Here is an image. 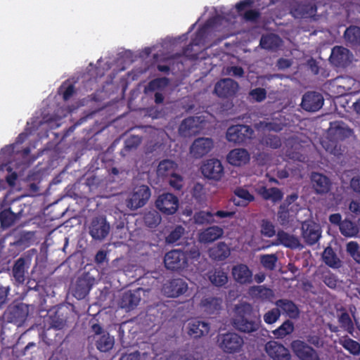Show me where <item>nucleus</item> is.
I'll return each mask as SVG.
<instances>
[{"label": "nucleus", "instance_id": "nucleus-20", "mask_svg": "<svg viewBox=\"0 0 360 360\" xmlns=\"http://www.w3.org/2000/svg\"><path fill=\"white\" fill-rule=\"evenodd\" d=\"M71 314L72 313L68 307H58L54 314L50 316V326L63 331L62 330L65 327Z\"/></svg>", "mask_w": 360, "mask_h": 360}, {"label": "nucleus", "instance_id": "nucleus-54", "mask_svg": "<svg viewBox=\"0 0 360 360\" xmlns=\"http://www.w3.org/2000/svg\"><path fill=\"white\" fill-rule=\"evenodd\" d=\"M261 233L266 237H273L276 234L274 225L269 220H262L261 224Z\"/></svg>", "mask_w": 360, "mask_h": 360}, {"label": "nucleus", "instance_id": "nucleus-14", "mask_svg": "<svg viewBox=\"0 0 360 360\" xmlns=\"http://www.w3.org/2000/svg\"><path fill=\"white\" fill-rule=\"evenodd\" d=\"M323 103L324 99L321 94L308 91L302 96L301 107L308 112H316L322 108Z\"/></svg>", "mask_w": 360, "mask_h": 360}, {"label": "nucleus", "instance_id": "nucleus-47", "mask_svg": "<svg viewBox=\"0 0 360 360\" xmlns=\"http://www.w3.org/2000/svg\"><path fill=\"white\" fill-rule=\"evenodd\" d=\"M339 342L352 354L357 356L360 354V344L356 341L345 336L340 339Z\"/></svg>", "mask_w": 360, "mask_h": 360}, {"label": "nucleus", "instance_id": "nucleus-32", "mask_svg": "<svg viewBox=\"0 0 360 360\" xmlns=\"http://www.w3.org/2000/svg\"><path fill=\"white\" fill-rule=\"evenodd\" d=\"M141 301L139 294H122L118 300V305L127 311L134 309Z\"/></svg>", "mask_w": 360, "mask_h": 360}, {"label": "nucleus", "instance_id": "nucleus-39", "mask_svg": "<svg viewBox=\"0 0 360 360\" xmlns=\"http://www.w3.org/2000/svg\"><path fill=\"white\" fill-rule=\"evenodd\" d=\"M323 259L326 265L332 268H338L340 260L332 248H326L322 255Z\"/></svg>", "mask_w": 360, "mask_h": 360}, {"label": "nucleus", "instance_id": "nucleus-26", "mask_svg": "<svg viewBox=\"0 0 360 360\" xmlns=\"http://www.w3.org/2000/svg\"><path fill=\"white\" fill-rule=\"evenodd\" d=\"M277 243L275 245H282L285 248L295 250L300 248L301 243L297 237L291 235L283 230L278 231L276 234Z\"/></svg>", "mask_w": 360, "mask_h": 360}, {"label": "nucleus", "instance_id": "nucleus-8", "mask_svg": "<svg viewBox=\"0 0 360 360\" xmlns=\"http://www.w3.org/2000/svg\"><path fill=\"white\" fill-rule=\"evenodd\" d=\"M239 89L237 82L231 78L221 79L214 86V92L221 98H233Z\"/></svg>", "mask_w": 360, "mask_h": 360}, {"label": "nucleus", "instance_id": "nucleus-25", "mask_svg": "<svg viewBox=\"0 0 360 360\" xmlns=\"http://www.w3.org/2000/svg\"><path fill=\"white\" fill-rule=\"evenodd\" d=\"M227 161L234 166H242L250 161V154L243 148H236L227 155Z\"/></svg>", "mask_w": 360, "mask_h": 360}, {"label": "nucleus", "instance_id": "nucleus-9", "mask_svg": "<svg viewBox=\"0 0 360 360\" xmlns=\"http://www.w3.org/2000/svg\"><path fill=\"white\" fill-rule=\"evenodd\" d=\"M338 93L341 95L356 94L360 91V83L350 76H340L334 79Z\"/></svg>", "mask_w": 360, "mask_h": 360}, {"label": "nucleus", "instance_id": "nucleus-51", "mask_svg": "<svg viewBox=\"0 0 360 360\" xmlns=\"http://www.w3.org/2000/svg\"><path fill=\"white\" fill-rule=\"evenodd\" d=\"M340 311V314H338V321L341 324V327L352 334L354 330V325L349 314L344 309H341Z\"/></svg>", "mask_w": 360, "mask_h": 360}, {"label": "nucleus", "instance_id": "nucleus-48", "mask_svg": "<svg viewBox=\"0 0 360 360\" xmlns=\"http://www.w3.org/2000/svg\"><path fill=\"white\" fill-rule=\"evenodd\" d=\"M170 292H186L188 284L184 278H172L169 282Z\"/></svg>", "mask_w": 360, "mask_h": 360}, {"label": "nucleus", "instance_id": "nucleus-22", "mask_svg": "<svg viewBox=\"0 0 360 360\" xmlns=\"http://www.w3.org/2000/svg\"><path fill=\"white\" fill-rule=\"evenodd\" d=\"M207 276L212 285L217 288L225 287L229 281L228 273L221 266L210 269Z\"/></svg>", "mask_w": 360, "mask_h": 360}, {"label": "nucleus", "instance_id": "nucleus-56", "mask_svg": "<svg viewBox=\"0 0 360 360\" xmlns=\"http://www.w3.org/2000/svg\"><path fill=\"white\" fill-rule=\"evenodd\" d=\"M250 96L257 102H262L266 98V91L264 88L258 87L252 89L249 93Z\"/></svg>", "mask_w": 360, "mask_h": 360}, {"label": "nucleus", "instance_id": "nucleus-42", "mask_svg": "<svg viewBox=\"0 0 360 360\" xmlns=\"http://www.w3.org/2000/svg\"><path fill=\"white\" fill-rule=\"evenodd\" d=\"M221 303V300L209 296L202 300L201 306L204 308L205 311L208 314H212L220 309Z\"/></svg>", "mask_w": 360, "mask_h": 360}, {"label": "nucleus", "instance_id": "nucleus-44", "mask_svg": "<svg viewBox=\"0 0 360 360\" xmlns=\"http://www.w3.org/2000/svg\"><path fill=\"white\" fill-rule=\"evenodd\" d=\"M277 307L281 308L291 318H295L299 314L296 305L288 300H279L276 302Z\"/></svg>", "mask_w": 360, "mask_h": 360}, {"label": "nucleus", "instance_id": "nucleus-1", "mask_svg": "<svg viewBox=\"0 0 360 360\" xmlns=\"http://www.w3.org/2000/svg\"><path fill=\"white\" fill-rule=\"evenodd\" d=\"M202 262H204L205 259L201 257L196 246H193L186 251L174 249L167 252L164 257L165 266L173 271L185 269L202 271L204 266Z\"/></svg>", "mask_w": 360, "mask_h": 360}, {"label": "nucleus", "instance_id": "nucleus-6", "mask_svg": "<svg viewBox=\"0 0 360 360\" xmlns=\"http://www.w3.org/2000/svg\"><path fill=\"white\" fill-rule=\"evenodd\" d=\"M150 195V190L148 186L141 185L136 187L126 201L127 207L131 210H136L143 207Z\"/></svg>", "mask_w": 360, "mask_h": 360}, {"label": "nucleus", "instance_id": "nucleus-45", "mask_svg": "<svg viewBox=\"0 0 360 360\" xmlns=\"http://www.w3.org/2000/svg\"><path fill=\"white\" fill-rule=\"evenodd\" d=\"M161 219V216L159 212L154 210L146 212L143 216L145 225L151 229L158 226Z\"/></svg>", "mask_w": 360, "mask_h": 360}, {"label": "nucleus", "instance_id": "nucleus-58", "mask_svg": "<svg viewBox=\"0 0 360 360\" xmlns=\"http://www.w3.org/2000/svg\"><path fill=\"white\" fill-rule=\"evenodd\" d=\"M168 84V79L166 77L158 78L150 81L148 84V89L150 91H155L163 86Z\"/></svg>", "mask_w": 360, "mask_h": 360}, {"label": "nucleus", "instance_id": "nucleus-18", "mask_svg": "<svg viewBox=\"0 0 360 360\" xmlns=\"http://www.w3.org/2000/svg\"><path fill=\"white\" fill-rule=\"evenodd\" d=\"M265 351L274 360H290L289 350L276 341H269L265 345Z\"/></svg>", "mask_w": 360, "mask_h": 360}, {"label": "nucleus", "instance_id": "nucleus-31", "mask_svg": "<svg viewBox=\"0 0 360 360\" xmlns=\"http://www.w3.org/2000/svg\"><path fill=\"white\" fill-rule=\"evenodd\" d=\"M209 255L213 260L223 261L230 255V249L225 243L220 242L210 249Z\"/></svg>", "mask_w": 360, "mask_h": 360}, {"label": "nucleus", "instance_id": "nucleus-60", "mask_svg": "<svg viewBox=\"0 0 360 360\" xmlns=\"http://www.w3.org/2000/svg\"><path fill=\"white\" fill-rule=\"evenodd\" d=\"M280 316V311L278 308H274L268 312H266L264 316V319L266 323L271 324L277 321L278 317Z\"/></svg>", "mask_w": 360, "mask_h": 360}, {"label": "nucleus", "instance_id": "nucleus-28", "mask_svg": "<svg viewBox=\"0 0 360 360\" xmlns=\"http://www.w3.org/2000/svg\"><path fill=\"white\" fill-rule=\"evenodd\" d=\"M256 191L264 200L273 202L281 201L283 198V192L276 187L267 188L265 186H259Z\"/></svg>", "mask_w": 360, "mask_h": 360}, {"label": "nucleus", "instance_id": "nucleus-38", "mask_svg": "<svg viewBox=\"0 0 360 360\" xmlns=\"http://www.w3.org/2000/svg\"><path fill=\"white\" fill-rule=\"evenodd\" d=\"M64 336V333L58 330L53 327L49 326L44 333V341L48 345H53L60 342Z\"/></svg>", "mask_w": 360, "mask_h": 360}, {"label": "nucleus", "instance_id": "nucleus-33", "mask_svg": "<svg viewBox=\"0 0 360 360\" xmlns=\"http://www.w3.org/2000/svg\"><path fill=\"white\" fill-rule=\"evenodd\" d=\"M281 39L277 34H269L263 35L259 41V46L262 49L276 51L281 44Z\"/></svg>", "mask_w": 360, "mask_h": 360}, {"label": "nucleus", "instance_id": "nucleus-50", "mask_svg": "<svg viewBox=\"0 0 360 360\" xmlns=\"http://www.w3.org/2000/svg\"><path fill=\"white\" fill-rule=\"evenodd\" d=\"M277 217L278 221L284 227L288 226L290 221L292 220L291 219L292 217L290 215L288 207H287L285 203H282L280 205Z\"/></svg>", "mask_w": 360, "mask_h": 360}, {"label": "nucleus", "instance_id": "nucleus-23", "mask_svg": "<svg viewBox=\"0 0 360 360\" xmlns=\"http://www.w3.org/2000/svg\"><path fill=\"white\" fill-rule=\"evenodd\" d=\"M232 275L234 280L240 284H249L252 281V272L244 264H240L232 268Z\"/></svg>", "mask_w": 360, "mask_h": 360}, {"label": "nucleus", "instance_id": "nucleus-3", "mask_svg": "<svg viewBox=\"0 0 360 360\" xmlns=\"http://www.w3.org/2000/svg\"><path fill=\"white\" fill-rule=\"evenodd\" d=\"M354 134V131L342 121H335L330 123L328 129V139L321 142L327 152L335 156H340L344 152L339 141H342Z\"/></svg>", "mask_w": 360, "mask_h": 360}, {"label": "nucleus", "instance_id": "nucleus-10", "mask_svg": "<svg viewBox=\"0 0 360 360\" xmlns=\"http://www.w3.org/2000/svg\"><path fill=\"white\" fill-rule=\"evenodd\" d=\"M155 207L162 214L171 215L174 214L179 207V199L172 193H163L155 201Z\"/></svg>", "mask_w": 360, "mask_h": 360}, {"label": "nucleus", "instance_id": "nucleus-7", "mask_svg": "<svg viewBox=\"0 0 360 360\" xmlns=\"http://www.w3.org/2000/svg\"><path fill=\"white\" fill-rule=\"evenodd\" d=\"M253 134L254 131L250 126L237 124L228 128L226 137L229 142L243 143L248 139H250Z\"/></svg>", "mask_w": 360, "mask_h": 360}, {"label": "nucleus", "instance_id": "nucleus-5", "mask_svg": "<svg viewBox=\"0 0 360 360\" xmlns=\"http://www.w3.org/2000/svg\"><path fill=\"white\" fill-rule=\"evenodd\" d=\"M218 347L224 352H239L244 344L243 338L236 333L219 334L217 340Z\"/></svg>", "mask_w": 360, "mask_h": 360}, {"label": "nucleus", "instance_id": "nucleus-4", "mask_svg": "<svg viewBox=\"0 0 360 360\" xmlns=\"http://www.w3.org/2000/svg\"><path fill=\"white\" fill-rule=\"evenodd\" d=\"M37 253L35 249H30L24 252L17 260L12 268L13 276L18 284H22L25 280V274L30 269L32 257Z\"/></svg>", "mask_w": 360, "mask_h": 360}, {"label": "nucleus", "instance_id": "nucleus-43", "mask_svg": "<svg viewBox=\"0 0 360 360\" xmlns=\"http://www.w3.org/2000/svg\"><path fill=\"white\" fill-rule=\"evenodd\" d=\"M345 40L352 45H360V27L350 26L344 33Z\"/></svg>", "mask_w": 360, "mask_h": 360}, {"label": "nucleus", "instance_id": "nucleus-11", "mask_svg": "<svg viewBox=\"0 0 360 360\" xmlns=\"http://www.w3.org/2000/svg\"><path fill=\"white\" fill-rule=\"evenodd\" d=\"M201 172L207 179L219 181L224 175V167L218 159H209L201 166Z\"/></svg>", "mask_w": 360, "mask_h": 360}, {"label": "nucleus", "instance_id": "nucleus-52", "mask_svg": "<svg viewBox=\"0 0 360 360\" xmlns=\"http://www.w3.org/2000/svg\"><path fill=\"white\" fill-rule=\"evenodd\" d=\"M293 330V323L290 321H286L278 329L275 330L274 333L278 338H283L285 335L290 334Z\"/></svg>", "mask_w": 360, "mask_h": 360}, {"label": "nucleus", "instance_id": "nucleus-21", "mask_svg": "<svg viewBox=\"0 0 360 360\" xmlns=\"http://www.w3.org/2000/svg\"><path fill=\"white\" fill-rule=\"evenodd\" d=\"M312 188L317 194H326L330 191L331 181L326 175L313 172L311 175Z\"/></svg>", "mask_w": 360, "mask_h": 360}, {"label": "nucleus", "instance_id": "nucleus-13", "mask_svg": "<svg viewBox=\"0 0 360 360\" xmlns=\"http://www.w3.org/2000/svg\"><path fill=\"white\" fill-rule=\"evenodd\" d=\"M215 20L216 18H210L202 26L198 28L190 44L184 49V55L189 56V51L195 46L205 45L207 30L214 25Z\"/></svg>", "mask_w": 360, "mask_h": 360}, {"label": "nucleus", "instance_id": "nucleus-19", "mask_svg": "<svg viewBox=\"0 0 360 360\" xmlns=\"http://www.w3.org/2000/svg\"><path fill=\"white\" fill-rule=\"evenodd\" d=\"M213 147V141L210 138H198L192 143L190 153L195 158H200L207 154Z\"/></svg>", "mask_w": 360, "mask_h": 360}, {"label": "nucleus", "instance_id": "nucleus-17", "mask_svg": "<svg viewBox=\"0 0 360 360\" xmlns=\"http://www.w3.org/2000/svg\"><path fill=\"white\" fill-rule=\"evenodd\" d=\"M29 314L28 306L20 303L10 307L6 318L8 322L16 326H21L25 321Z\"/></svg>", "mask_w": 360, "mask_h": 360}, {"label": "nucleus", "instance_id": "nucleus-63", "mask_svg": "<svg viewBox=\"0 0 360 360\" xmlns=\"http://www.w3.org/2000/svg\"><path fill=\"white\" fill-rule=\"evenodd\" d=\"M259 127L263 129H266L268 131H280L282 129V127L279 124L271 122H260Z\"/></svg>", "mask_w": 360, "mask_h": 360}, {"label": "nucleus", "instance_id": "nucleus-62", "mask_svg": "<svg viewBox=\"0 0 360 360\" xmlns=\"http://www.w3.org/2000/svg\"><path fill=\"white\" fill-rule=\"evenodd\" d=\"M259 17L260 12L256 9L248 10L243 14V18L249 22H256Z\"/></svg>", "mask_w": 360, "mask_h": 360}, {"label": "nucleus", "instance_id": "nucleus-64", "mask_svg": "<svg viewBox=\"0 0 360 360\" xmlns=\"http://www.w3.org/2000/svg\"><path fill=\"white\" fill-rule=\"evenodd\" d=\"M266 143L271 148L276 149L281 147V141L280 138L276 135H269L266 137Z\"/></svg>", "mask_w": 360, "mask_h": 360}, {"label": "nucleus", "instance_id": "nucleus-27", "mask_svg": "<svg viewBox=\"0 0 360 360\" xmlns=\"http://www.w3.org/2000/svg\"><path fill=\"white\" fill-rule=\"evenodd\" d=\"M349 51L342 46H335L332 49L330 58L332 63L338 67H345L349 63Z\"/></svg>", "mask_w": 360, "mask_h": 360}, {"label": "nucleus", "instance_id": "nucleus-2", "mask_svg": "<svg viewBox=\"0 0 360 360\" xmlns=\"http://www.w3.org/2000/svg\"><path fill=\"white\" fill-rule=\"evenodd\" d=\"M231 323L235 329L245 333H254L260 327L259 316L247 302H240L234 306Z\"/></svg>", "mask_w": 360, "mask_h": 360}, {"label": "nucleus", "instance_id": "nucleus-15", "mask_svg": "<svg viewBox=\"0 0 360 360\" xmlns=\"http://www.w3.org/2000/svg\"><path fill=\"white\" fill-rule=\"evenodd\" d=\"M110 224L103 217H95L89 226V234L96 240H102L108 235Z\"/></svg>", "mask_w": 360, "mask_h": 360}, {"label": "nucleus", "instance_id": "nucleus-57", "mask_svg": "<svg viewBox=\"0 0 360 360\" xmlns=\"http://www.w3.org/2000/svg\"><path fill=\"white\" fill-rule=\"evenodd\" d=\"M184 233V229L179 226L166 237V241L168 243H174L177 242L181 237Z\"/></svg>", "mask_w": 360, "mask_h": 360}, {"label": "nucleus", "instance_id": "nucleus-24", "mask_svg": "<svg viewBox=\"0 0 360 360\" xmlns=\"http://www.w3.org/2000/svg\"><path fill=\"white\" fill-rule=\"evenodd\" d=\"M210 332V326L205 321L198 319H191L188 323V333L195 338H201Z\"/></svg>", "mask_w": 360, "mask_h": 360}, {"label": "nucleus", "instance_id": "nucleus-30", "mask_svg": "<svg viewBox=\"0 0 360 360\" xmlns=\"http://www.w3.org/2000/svg\"><path fill=\"white\" fill-rule=\"evenodd\" d=\"M224 230L222 228L217 226H210L199 234V240L204 243H212L222 236Z\"/></svg>", "mask_w": 360, "mask_h": 360}, {"label": "nucleus", "instance_id": "nucleus-41", "mask_svg": "<svg viewBox=\"0 0 360 360\" xmlns=\"http://www.w3.org/2000/svg\"><path fill=\"white\" fill-rule=\"evenodd\" d=\"M16 219L17 215L11 208L4 209L0 212V224L4 229L11 227Z\"/></svg>", "mask_w": 360, "mask_h": 360}, {"label": "nucleus", "instance_id": "nucleus-46", "mask_svg": "<svg viewBox=\"0 0 360 360\" xmlns=\"http://www.w3.org/2000/svg\"><path fill=\"white\" fill-rule=\"evenodd\" d=\"M340 230L341 233L347 237L355 236L359 232L357 226L352 221L347 219L340 223Z\"/></svg>", "mask_w": 360, "mask_h": 360}, {"label": "nucleus", "instance_id": "nucleus-55", "mask_svg": "<svg viewBox=\"0 0 360 360\" xmlns=\"http://www.w3.org/2000/svg\"><path fill=\"white\" fill-rule=\"evenodd\" d=\"M59 93L62 94L64 101H68L75 93L74 84H63L59 88Z\"/></svg>", "mask_w": 360, "mask_h": 360}, {"label": "nucleus", "instance_id": "nucleus-29", "mask_svg": "<svg viewBox=\"0 0 360 360\" xmlns=\"http://www.w3.org/2000/svg\"><path fill=\"white\" fill-rule=\"evenodd\" d=\"M96 280L89 272H84L76 281V292H89Z\"/></svg>", "mask_w": 360, "mask_h": 360}, {"label": "nucleus", "instance_id": "nucleus-61", "mask_svg": "<svg viewBox=\"0 0 360 360\" xmlns=\"http://www.w3.org/2000/svg\"><path fill=\"white\" fill-rule=\"evenodd\" d=\"M192 196L198 200H200L202 198V196L204 195V186L200 183H196L194 184L192 191H191Z\"/></svg>", "mask_w": 360, "mask_h": 360}, {"label": "nucleus", "instance_id": "nucleus-12", "mask_svg": "<svg viewBox=\"0 0 360 360\" xmlns=\"http://www.w3.org/2000/svg\"><path fill=\"white\" fill-rule=\"evenodd\" d=\"M291 348L300 360H320L316 351L303 341L299 340L292 341Z\"/></svg>", "mask_w": 360, "mask_h": 360}, {"label": "nucleus", "instance_id": "nucleus-40", "mask_svg": "<svg viewBox=\"0 0 360 360\" xmlns=\"http://www.w3.org/2000/svg\"><path fill=\"white\" fill-rule=\"evenodd\" d=\"M141 143V138L139 136H131L124 141L123 148L120 150V155L126 157L132 150H135Z\"/></svg>", "mask_w": 360, "mask_h": 360}, {"label": "nucleus", "instance_id": "nucleus-59", "mask_svg": "<svg viewBox=\"0 0 360 360\" xmlns=\"http://www.w3.org/2000/svg\"><path fill=\"white\" fill-rule=\"evenodd\" d=\"M147 357V353L144 352L141 355L139 351L131 353L122 354L120 360H145Z\"/></svg>", "mask_w": 360, "mask_h": 360}, {"label": "nucleus", "instance_id": "nucleus-35", "mask_svg": "<svg viewBox=\"0 0 360 360\" xmlns=\"http://www.w3.org/2000/svg\"><path fill=\"white\" fill-rule=\"evenodd\" d=\"M177 167L176 163L171 160L165 159L160 161L157 168V174L158 176H170L175 173Z\"/></svg>", "mask_w": 360, "mask_h": 360}, {"label": "nucleus", "instance_id": "nucleus-16", "mask_svg": "<svg viewBox=\"0 0 360 360\" xmlns=\"http://www.w3.org/2000/svg\"><path fill=\"white\" fill-rule=\"evenodd\" d=\"M302 236L307 244H316L321 236L319 225L312 221H304L302 224Z\"/></svg>", "mask_w": 360, "mask_h": 360}, {"label": "nucleus", "instance_id": "nucleus-36", "mask_svg": "<svg viewBox=\"0 0 360 360\" xmlns=\"http://www.w3.org/2000/svg\"><path fill=\"white\" fill-rule=\"evenodd\" d=\"M234 193L237 198L233 199V202L237 206H246L250 202L254 201L255 197L247 189L238 188Z\"/></svg>", "mask_w": 360, "mask_h": 360}, {"label": "nucleus", "instance_id": "nucleus-49", "mask_svg": "<svg viewBox=\"0 0 360 360\" xmlns=\"http://www.w3.org/2000/svg\"><path fill=\"white\" fill-rule=\"evenodd\" d=\"M193 219L197 224H212L219 222L213 219V214L211 212L200 211L193 216Z\"/></svg>", "mask_w": 360, "mask_h": 360}, {"label": "nucleus", "instance_id": "nucleus-37", "mask_svg": "<svg viewBox=\"0 0 360 360\" xmlns=\"http://www.w3.org/2000/svg\"><path fill=\"white\" fill-rule=\"evenodd\" d=\"M96 347L101 352H106L110 350L114 345V338L108 333H103L96 340Z\"/></svg>", "mask_w": 360, "mask_h": 360}, {"label": "nucleus", "instance_id": "nucleus-53", "mask_svg": "<svg viewBox=\"0 0 360 360\" xmlns=\"http://www.w3.org/2000/svg\"><path fill=\"white\" fill-rule=\"evenodd\" d=\"M278 258L274 255H264L261 256L260 262L262 266L269 270H273L276 267Z\"/></svg>", "mask_w": 360, "mask_h": 360}, {"label": "nucleus", "instance_id": "nucleus-34", "mask_svg": "<svg viewBox=\"0 0 360 360\" xmlns=\"http://www.w3.org/2000/svg\"><path fill=\"white\" fill-rule=\"evenodd\" d=\"M198 130L197 120L194 117L185 118L181 123L179 131L183 136H190Z\"/></svg>", "mask_w": 360, "mask_h": 360}]
</instances>
